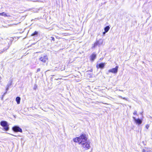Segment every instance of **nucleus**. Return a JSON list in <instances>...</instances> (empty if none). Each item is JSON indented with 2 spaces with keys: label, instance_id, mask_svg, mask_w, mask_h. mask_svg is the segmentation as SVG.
Returning <instances> with one entry per match:
<instances>
[{
  "label": "nucleus",
  "instance_id": "1",
  "mask_svg": "<svg viewBox=\"0 0 152 152\" xmlns=\"http://www.w3.org/2000/svg\"><path fill=\"white\" fill-rule=\"evenodd\" d=\"M87 138L85 134H83L79 137H76L73 140L74 142L78 143L79 144L81 145L87 141Z\"/></svg>",
  "mask_w": 152,
  "mask_h": 152
},
{
  "label": "nucleus",
  "instance_id": "2",
  "mask_svg": "<svg viewBox=\"0 0 152 152\" xmlns=\"http://www.w3.org/2000/svg\"><path fill=\"white\" fill-rule=\"evenodd\" d=\"M83 149L85 150H87L91 148L90 142L89 141H86L81 145Z\"/></svg>",
  "mask_w": 152,
  "mask_h": 152
},
{
  "label": "nucleus",
  "instance_id": "3",
  "mask_svg": "<svg viewBox=\"0 0 152 152\" xmlns=\"http://www.w3.org/2000/svg\"><path fill=\"white\" fill-rule=\"evenodd\" d=\"M0 125L4 127V129L5 130L7 131L9 130V125L7 121H1L0 122Z\"/></svg>",
  "mask_w": 152,
  "mask_h": 152
},
{
  "label": "nucleus",
  "instance_id": "4",
  "mask_svg": "<svg viewBox=\"0 0 152 152\" xmlns=\"http://www.w3.org/2000/svg\"><path fill=\"white\" fill-rule=\"evenodd\" d=\"M48 60V57L47 55L42 56L39 58V61L43 63H45Z\"/></svg>",
  "mask_w": 152,
  "mask_h": 152
},
{
  "label": "nucleus",
  "instance_id": "5",
  "mask_svg": "<svg viewBox=\"0 0 152 152\" xmlns=\"http://www.w3.org/2000/svg\"><path fill=\"white\" fill-rule=\"evenodd\" d=\"M118 66H116L115 68L109 69L108 72H111L113 73L116 74L118 72Z\"/></svg>",
  "mask_w": 152,
  "mask_h": 152
},
{
  "label": "nucleus",
  "instance_id": "6",
  "mask_svg": "<svg viewBox=\"0 0 152 152\" xmlns=\"http://www.w3.org/2000/svg\"><path fill=\"white\" fill-rule=\"evenodd\" d=\"M133 118L134 119L135 122L137 124L139 125L141 124V123H142V121L139 118L137 119L135 117H133Z\"/></svg>",
  "mask_w": 152,
  "mask_h": 152
},
{
  "label": "nucleus",
  "instance_id": "7",
  "mask_svg": "<svg viewBox=\"0 0 152 152\" xmlns=\"http://www.w3.org/2000/svg\"><path fill=\"white\" fill-rule=\"evenodd\" d=\"M13 130L16 132H22V129L19 127L18 126H15L12 128Z\"/></svg>",
  "mask_w": 152,
  "mask_h": 152
},
{
  "label": "nucleus",
  "instance_id": "8",
  "mask_svg": "<svg viewBox=\"0 0 152 152\" xmlns=\"http://www.w3.org/2000/svg\"><path fill=\"white\" fill-rule=\"evenodd\" d=\"M96 54L94 53H93L91 55L90 57V59L92 61H93L96 58Z\"/></svg>",
  "mask_w": 152,
  "mask_h": 152
},
{
  "label": "nucleus",
  "instance_id": "9",
  "mask_svg": "<svg viewBox=\"0 0 152 152\" xmlns=\"http://www.w3.org/2000/svg\"><path fill=\"white\" fill-rule=\"evenodd\" d=\"M104 63H102L99 64L98 66H97V67L98 68H103L105 66Z\"/></svg>",
  "mask_w": 152,
  "mask_h": 152
},
{
  "label": "nucleus",
  "instance_id": "10",
  "mask_svg": "<svg viewBox=\"0 0 152 152\" xmlns=\"http://www.w3.org/2000/svg\"><path fill=\"white\" fill-rule=\"evenodd\" d=\"M20 98L19 97H17L16 98V101L17 102V103L19 104L20 103Z\"/></svg>",
  "mask_w": 152,
  "mask_h": 152
},
{
  "label": "nucleus",
  "instance_id": "11",
  "mask_svg": "<svg viewBox=\"0 0 152 152\" xmlns=\"http://www.w3.org/2000/svg\"><path fill=\"white\" fill-rule=\"evenodd\" d=\"M110 29V27L109 26L106 27L104 28V30L105 32H107Z\"/></svg>",
  "mask_w": 152,
  "mask_h": 152
},
{
  "label": "nucleus",
  "instance_id": "12",
  "mask_svg": "<svg viewBox=\"0 0 152 152\" xmlns=\"http://www.w3.org/2000/svg\"><path fill=\"white\" fill-rule=\"evenodd\" d=\"M38 34V32L37 31H35L34 33L32 34L31 35V36H34L35 35H37Z\"/></svg>",
  "mask_w": 152,
  "mask_h": 152
},
{
  "label": "nucleus",
  "instance_id": "13",
  "mask_svg": "<svg viewBox=\"0 0 152 152\" xmlns=\"http://www.w3.org/2000/svg\"><path fill=\"white\" fill-rule=\"evenodd\" d=\"M1 15L4 16H7V15L4 12L1 13Z\"/></svg>",
  "mask_w": 152,
  "mask_h": 152
},
{
  "label": "nucleus",
  "instance_id": "14",
  "mask_svg": "<svg viewBox=\"0 0 152 152\" xmlns=\"http://www.w3.org/2000/svg\"><path fill=\"white\" fill-rule=\"evenodd\" d=\"M6 50H5L4 49L3 50H0V54L2 53H3Z\"/></svg>",
  "mask_w": 152,
  "mask_h": 152
},
{
  "label": "nucleus",
  "instance_id": "15",
  "mask_svg": "<svg viewBox=\"0 0 152 152\" xmlns=\"http://www.w3.org/2000/svg\"><path fill=\"white\" fill-rule=\"evenodd\" d=\"M149 127V125L148 124H147L146 125L145 127L146 128V129H148V128Z\"/></svg>",
  "mask_w": 152,
  "mask_h": 152
},
{
  "label": "nucleus",
  "instance_id": "16",
  "mask_svg": "<svg viewBox=\"0 0 152 152\" xmlns=\"http://www.w3.org/2000/svg\"><path fill=\"white\" fill-rule=\"evenodd\" d=\"M133 114L134 115H137V111H135L133 113Z\"/></svg>",
  "mask_w": 152,
  "mask_h": 152
},
{
  "label": "nucleus",
  "instance_id": "17",
  "mask_svg": "<svg viewBox=\"0 0 152 152\" xmlns=\"http://www.w3.org/2000/svg\"><path fill=\"white\" fill-rule=\"evenodd\" d=\"M32 1L34 2H41V1L39 0H37L36 1Z\"/></svg>",
  "mask_w": 152,
  "mask_h": 152
},
{
  "label": "nucleus",
  "instance_id": "18",
  "mask_svg": "<svg viewBox=\"0 0 152 152\" xmlns=\"http://www.w3.org/2000/svg\"><path fill=\"white\" fill-rule=\"evenodd\" d=\"M51 40L53 41H54L55 39L53 37H51Z\"/></svg>",
  "mask_w": 152,
  "mask_h": 152
},
{
  "label": "nucleus",
  "instance_id": "19",
  "mask_svg": "<svg viewBox=\"0 0 152 152\" xmlns=\"http://www.w3.org/2000/svg\"><path fill=\"white\" fill-rule=\"evenodd\" d=\"M98 44V42H96L94 44V47H95V46H96Z\"/></svg>",
  "mask_w": 152,
  "mask_h": 152
},
{
  "label": "nucleus",
  "instance_id": "20",
  "mask_svg": "<svg viewBox=\"0 0 152 152\" xmlns=\"http://www.w3.org/2000/svg\"><path fill=\"white\" fill-rule=\"evenodd\" d=\"M98 44V42H96L94 44V47H95V46H96Z\"/></svg>",
  "mask_w": 152,
  "mask_h": 152
},
{
  "label": "nucleus",
  "instance_id": "21",
  "mask_svg": "<svg viewBox=\"0 0 152 152\" xmlns=\"http://www.w3.org/2000/svg\"><path fill=\"white\" fill-rule=\"evenodd\" d=\"M119 97L121 98H122V99H126V98H124H124H123V97H122V96H119Z\"/></svg>",
  "mask_w": 152,
  "mask_h": 152
},
{
  "label": "nucleus",
  "instance_id": "22",
  "mask_svg": "<svg viewBox=\"0 0 152 152\" xmlns=\"http://www.w3.org/2000/svg\"><path fill=\"white\" fill-rule=\"evenodd\" d=\"M40 70V68H38L37 69V72H39Z\"/></svg>",
  "mask_w": 152,
  "mask_h": 152
},
{
  "label": "nucleus",
  "instance_id": "23",
  "mask_svg": "<svg viewBox=\"0 0 152 152\" xmlns=\"http://www.w3.org/2000/svg\"><path fill=\"white\" fill-rule=\"evenodd\" d=\"M142 152H147V151H146L145 150V149H143L142 151Z\"/></svg>",
  "mask_w": 152,
  "mask_h": 152
},
{
  "label": "nucleus",
  "instance_id": "24",
  "mask_svg": "<svg viewBox=\"0 0 152 152\" xmlns=\"http://www.w3.org/2000/svg\"><path fill=\"white\" fill-rule=\"evenodd\" d=\"M106 32H105V31H104V32L103 33V34L104 35L105 34V33H106Z\"/></svg>",
  "mask_w": 152,
  "mask_h": 152
},
{
  "label": "nucleus",
  "instance_id": "25",
  "mask_svg": "<svg viewBox=\"0 0 152 152\" xmlns=\"http://www.w3.org/2000/svg\"><path fill=\"white\" fill-rule=\"evenodd\" d=\"M8 88H7L6 90L7 91L8 90Z\"/></svg>",
  "mask_w": 152,
  "mask_h": 152
},
{
  "label": "nucleus",
  "instance_id": "26",
  "mask_svg": "<svg viewBox=\"0 0 152 152\" xmlns=\"http://www.w3.org/2000/svg\"><path fill=\"white\" fill-rule=\"evenodd\" d=\"M0 15H1V14L0 13Z\"/></svg>",
  "mask_w": 152,
  "mask_h": 152
}]
</instances>
